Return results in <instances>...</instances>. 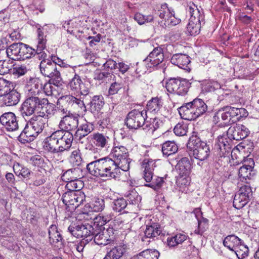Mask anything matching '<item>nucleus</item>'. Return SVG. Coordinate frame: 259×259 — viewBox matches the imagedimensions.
Returning <instances> with one entry per match:
<instances>
[{
    "label": "nucleus",
    "mask_w": 259,
    "mask_h": 259,
    "mask_svg": "<svg viewBox=\"0 0 259 259\" xmlns=\"http://www.w3.org/2000/svg\"><path fill=\"white\" fill-rule=\"evenodd\" d=\"M131 162L128 156L117 160L105 157L88 163L87 169L91 175L95 177L115 179L119 177L120 170L124 171L128 170Z\"/></svg>",
    "instance_id": "1"
},
{
    "label": "nucleus",
    "mask_w": 259,
    "mask_h": 259,
    "mask_svg": "<svg viewBox=\"0 0 259 259\" xmlns=\"http://www.w3.org/2000/svg\"><path fill=\"white\" fill-rule=\"evenodd\" d=\"M73 140V136L70 132L57 130L45 139L46 149L57 156L58 160L63 161L62 154L68 151Z\"/></svg>",
    "instance_id": "2"
},
{
    "label": "nucleus",
    "mask_w": 259,
    "mask_h": 259,
    "mask_svg": "<svg viewBox=\"0 0 259 259\" xmlns=\"http://www.w3.org/2000/svg\"><path fill=\"white\" fill-rule=\"evenodd\" d=\"M54 110V104L49 103L47 99L36 96L27 98L20 108L21 115L24 118L32 115L35 112H45L48 114L52 115Z\"/></svg>",
    "instance_id": "3"
},
{
    "label": "nucleus",
    "mask_w": 259,
    "mask_h": 259,
    "mask_svg": "<svg viewBox=\"0 0 259 259\" xmlns=\"http://www.w3.org/2000/svg\"><path fill=\"white\" fill-rule=\"evenodd\" d=\"M248 114L247 111L244 108L226 106L220 108L214 113L212 121L214 124L223 121V123L229 125L246 117Z\"/></svg>",
    "instance_id": "4"
},
{
    "label": "nucleus",
    "mask_w": 259,
    "mask_h": 259,
    "mask_svg": "<svg viewBox=\"0 0 259 259\" xmlns=\"http://www.w3.org/2000/svg\"><path fill=\"white\" fill-rule=\"evenodd\" d=\"M207 110L206 103L200 99L196 98L192 102L187 103L179 108L181 117L187 120L196 119L205 113Z\"/></svg>",
    "instance_id": "5"
},
{
    "label": "nucleus",
    "mask_w": 259,
    "mask_h": 259,
    "mask_svg": "<svg viewBox=\"0 0 259 259\" xmlns=\"http://www.w3.org/2000/svg\"><path fill=\"white\" fill-rule=\"evenodd\" d=\"M35 49L22 42H15L6 50L7 56L13 60H25L35 56Z\"/></svg>",
    "instance_id": "6"
},
{
    "label": "nucleus",
    "mask_w": 259,
    "mask_h": 259,
    "mask_svg": "<svg viewBox=\"0 0 259 259\" xmlns=\"http://www.w3.org/2000/svg\"><path fill=\"white\" fill-rule=\"evenodd\" d=\"M187 147L191 151L190 155L200 161L206 159L210 154L209 145L196 136L189 138Z\"/></svg>",
    "instance_id": "7"
},
{
    "label": "nucleus",
    "mask_w": 259,
    "mask_h": 259,
    "mask_svg": "<svg viewBox=\"0 0 259 259\" xmlns=\"http://www.w3.org/2000/svg\"><path fill=\"white\" fill-rule=\"evenodd\" d=\"M40 73L45 77L49 78L50 82L56 87H60L62 83V78L60 70L55 64L50 60L41 61L39 64Z\"/></svg>",
    "instance_id": "8"
},
{
    "label": "nucleus",
    "mask_w": 259,
    "mask_h": 259,
    "mask_svg": "<svg viewBox=\"0 0 259 259\" xmlns=\"http://www.w3.org/2000/svg\"><path fill=\"white\" fill-rule=\"evenodd\" d=\"M93 222L90 223L72 224L68 228L69 232L76 238H83L82 240L90 242L94 238L95 229L93 226Z\"/></svg>",
    "instance_id": "9"
},
{
    "label": "nucleus",
    "mask_w": 259,
    "mask_h": 259,
    "mask_svg": "<svg viewBox=\"0 0 259 259\" xmlns=\"http://www.w3.org/2000/svg\"><path fill=\"white\" fill-rule=\"evenodd\" d=\"M189 11L191 16L187 27V31L191 35H196L200 32L204 16L194 4L189 7Z\"/></svg>",
    "instance_id": "10"
},
{
    "label": "nucleus",
    "mask_w": 259,
    "mask_h": 259,
    "mask_svg": "<svg viewBox=\"0 0 259 259\" xmlns=\"http://www.w3.org/2000/svg\"><path fill=\"white\" fill-rule=\"evenodd\" d=\"M85 195L80 191L65 192L62 197L63 203L68 211H72L78 207L85 200Z\"/></svg>",
    "instance_id": "11"
},
{
    "label": "nucleus",
    "mask_w": 259,
    "mask_h": 259,
    "mask_svg": "<svg viewBox=\"0 0 259 259\" xmlns=\"http://www.w3.org/2000/svg\"><path fill=\"white\" fill-rule=\"evenodd\" d=\"M157 14L159 17L164 20L163 27L174 26L181 22V19L175 16V13L172 8H169L166 3L157 7Z\"/></svg>",
    "instance_id": "12"
},
{
    "label": "nucleus",
    "mask_w": 259,
    "mask_h": 259,
    "mask_svg": "<svg viewBox=\"0 0 259 259\" xmlns=\"http://www.w3.org/2000/svg\"><path fill=\"white\" fill-rule=\"evenodd\" d=\"M147 118L146 110L140 111L134 109L127 114L125 124L129 128L137 130L144 127L145 119Z\"/></svg>",
    "instance_id": "13"
},
{
    "label": "nucleus",
    "mask_w": 259,
    "mask_h": 259,
    "mask_svg": "<svg viewBox=\"0 0 259 259\" xmlns=\"http://www.w3.org/2000/svg\"><path fill=\"white\" fill-rule=\"evenodd\" d=\"M190 85L191 83L186 79L174 78L168 80L166 88L170 93L184 96L187 94Z\"/></svg>",
    "instance_id": "14"
},
{
    "label": "nucleus",
    "mask_w": 259,
    "mask_h": 259,
    "mask_svg": "<svg viewBox=\"0 0 259 259\" xmlns=\"http://www.w3.org/2000/svg\"><path fill=\"white\" fill-rule=\"evenodd\" d=\"M50 115L45 112H38L37 115H34L27 122L39 134L48 126V116Z\"/></svg>",
    "instance_id": "15"
},
{
    "label": "nucleus",
    "mask_w": 259,
    "mask_h": 259,
    "mask_svg": "<svg viewBox=\"0 0 259 259\" xmlns=\"http://www.w3.org/2000/svg\"><path fill=\"white\" fill-rule=\"evenodd\" d=\"M250 131L243 124H236L230 126L227 131V136L230 140L239 141L247 137Z\"/></svg>",
    "instance_id": "16"
},
{
    "label": "nucleus",
    "mask_w": 259,
    "mask_h": 259,
    "mask_svg": "<svg viewBox=\"0 0 259 259\" xmlns=\"http://www.w3.org/2000/svg\"><path fill=\"white\" fill-rule=\"evenodd\" d=\"M254 162L251 158H246L244 160L242 165L238 169V176L243 180H251L255 174L254 169Z\"/></svg>",
    "instance_id": "17"
},
{
    "label": "nucleus",
    "mask_w": 259,
    "mask_h": 259,
    "mask_svg": "<svg viewBox=\"0 0 259 259\" xmlns=\"http://www.w3.org/2000/svg\"><path fill=\"white\" fill-rule=\"evenodd\" d=\"M164 59L163 49L161 47L155 48L144 60L147 67L152 68L161 63Z\"/></svg>",
    "instance_id": "18"
},
{
    "label": "nucleus",
    "mask_w": 259,
    "mask_h": 259,
    "mask_svg": "<svg viewBox=\"0 0 259 259\" xmlns=\"http://www.w3.org/2000/svg\"><path fill=\"white\" fill-rule=\"evenodd\" d=\"M0 122L8 132H14L19 128L17 117L11 112L2 115L0 117Z\"/></svg>",
    "instance_id": "19"
},
{
    "label": "nucleus",
    "mask_w": 259,
    "mask_h": 259,
    "mask_svg": "<svg viewBox=\"0 0 259 259\" xmlns=\"http://www.w3.org/2000/svg\"><path fill=\"white\" fill-rule=\"evenodd\" d=\"M78 116L71 115H64L59 123L60 131L67 132L75 130L78 126Z\"/></svg>",
    "instance_id": "20"
},
{
    "label": "nucleus",
    "mask_w": 259,
    "mask_h": 259,
    "mask_svg": "<svg viewBox=\"0 0 259 259\" xmlns=\"http://www.w3.org/2000/svg\"><path fill=\"white\" fill-rule=\"evenodd\" d=\"M214 150L215 154L220 157H226L231 152L230 145L226 139L224 138V135L218 137V142L215 144Z\"/></svg>",
    "instance_id": "21"
},
{
    "label": "nucleus",
    "mask_w": 259,
    "mask_h": 259,
    "mask_svg": "<svg viewBox=\"0 0 259 259\" xmlns=\"http://www.w3.org/2000/svg\"><path fill=\"white\" fill-rule=\"evenodd\" d=\"M37 39L38 43L37 45V49L35 50V56L38 55V58L39 60H50V59H47V54L42 51L46 48L47 39L46 36L44 35L42 30L41 28L37 29Z\"/></svg>",
    "instance_id": "22"
},
{
    "label": "nucleus",
    "mask_w": 259,
    "mask_h": 259,
    "mask_svg": "<svg viewBox=\"0 0 259 259\" xmlns=\"http://www.w3.org/2000/svg\"><path fill=\"white\" fill-rule=\"evenodd\" d=\"M39 134L27 122L24 128L18 137V140L22 144L33 141Z\"/></svg>",
    "instance_id": "23"
},
{
    "label": "nucleus",
    "mask_w": 259,
    "mask_h": 259,
    "mask_svg": "<svg viewBox=\"0 0 259 259\" xmlns=\"http://www.w3.org/2000/svg\"><path fill=\"white\" fill-rule=\"evenodd\" d=\"M161 233V231L158 224L153 223L150 225H147L144 231V236L142 237V240L148 244L151 239L154 240L155 238H157Z\"/></svg>",
    "instance_id": "24"
},
{
    "label": "nucleus",
    "mask_w": 259,
    "mask_h": 259,
    "mask_svg": "<svg viewBox=\"0 0 259 259\" xmlns=\"http://www.w3.org/2000/svg\"><path fill=\"white\" fill-rule=\"evenodd\" d=\"M156 161L145 159L142 163V168L143 170V178L146 182H151L153 177V171L156 167Z\"/></svg>",
    "instance_id": "25"
},
{
    "label": "nucleus",
    "mask_w": 259,
    "mask_h": 259,
    "mask_svg": "<svg viewBox=\"0 0 259 259\" xmlns=\"http://www.w3.org/2000/svg\"><path fill=\"white\" fill-rule=\"evenodd\" d=\"M126 249V244L120 243L107 252L103 259H120Z\"/></svg>",
    "instance_id": "26"
},
{
    "label": "nucleus",
    "mask_w": 259,
    "mask_h": 259,
    "mask_svg": "<svg viewBox=\"0 0 259 259\" xmlns=\"http://www.w3.org/2000/svg\"><path fill=\"white\" fill-rule=\"evenodd\" d=\"M88 139L97 147L100 148H106L109 143V138L103 134L96 133L90 135Z\"/></svg>",
    "instance_id": "27"
},
{
    "label": "nucleus",
    "mask_w": 259,
    "mask_h": 259,
    "mask_svg": "<svg viewBox=\"0 0 259 259\" xmlns=\"http://www.w3.org/2000/svg\"><path fill=\"white\" fill-rule=\"evenodd\" d=\"M20 94L15 90H10L3 96L4 104L7 106H15L20 101Z\"/></svg>",
    "instance_id": "28"
},
{
    "label": "nucleus",
    "mask_w": 259,
    "mask_h": 259,
    "mask_svg": "<svg viewBox=\"0 0 259 259\" xmlns=\"http://www.w3.org/2000/svg\"><path fill=\"white\" fill-rule=\"evenodd\" d=\"M170 62L180 68L187 69L188 65L190 63V57L186 54H175L172 56Z\"/></svg>",
    "instance_id": "29"
},
{
    "label": "nucleus",
    "mask_w": 259,
    "mask_h": 259,
    "mask_svg": "<svg viewBox=\"0 0 259 259\" xmlns=\"http://www.w3.org/2000/svg\"><path fill=\"white\" fill-rule=\"evenodd\" d=\"M163 125L162 120L157 117L146 119L143 129L153 133Z\"/></svg>",
    "instance_id": "30"
},
{
    "label": "nucleus",
    "mask_w": 259,
    "mask_h": 259,
    "mask_svg": "<svg viewBox=\"0 0 259 259\" xmlns=\"http://www.w3.org/2000/svg\"><path fill=\"white\" fill-rule=\"evenodd\" d=\"M49 242L51 244H62V237L56 225H52L49 229Z\"/></svg>",
    "instance_id": "31"
},
{
    "label": "nucleus",
    "mask_w": 259,
    "mask_h": 259,
    "mask_svg": "<svg viewBox=\"0 0 259 259\" xmlns=\"http://www.w3.org/2000/svg\"><path fill=\"white\" fill-rule=\"evenodd\" d=\"M83 177L82 169L77 166L66 170L63 175L62 178L65 181H72L80 179Z\"/></svg>",
    "instance_id": "32"
},
{
    "label": "nucleus",
    "mask_w": 259,
    "mask_h": 259,
    "mask_svg": "<svg viewBox=\"0 0 259 259\" xmlns=\"http://www.w3.org/2000/svg\"><path fill=\"white\" fill-rule=\"evenodd\" d=\"M94 129V126L93 124L85 121L84 123L78 126L76 131V136L80 140L88 136L93 131Z\"/></svg>",
    "instance_id": "33"
},
{
    "label": "nucleus",
    "mask_w": 259,
    "mask_h": 259,
    "mask_svg": "<svg viewBox=\"0 0 259 259\" xmlns=\"http://www.w3.org/2000/svg\"><path fill=\"white\" fill-rule=\"evenodd\" d=\"M242 240L234 235L226 237L223 240V245L229 250H233L242 243Z\"/></svg>",
    "instance_id": "34"
},
{
    "label": "nucleus",
    "mask_w": 259,
    "mask_h": 259,
    "mask_svg": "<svg viewBox=\"0 0 259 259\" xmlns=\"http://www.w3.org/2000/svg\"><path fill=\"white\" fill-rule=\"evenodd\" d=\"M176 167L179 171V175H189L191 170V165L188 158L183 157L178 161Z\"/></svg>",
    "instance_id": "35"
},
{
    "label": "nucleus",
    "mask_w": 259,
    "mask_h": 259,
    "mask_svg": "<svg viewBox=\"0 0 259 259\" xmlns=\"http://www.w3.org/2000/svg\"><path fill=\"white\" fill-rule=\"evenodd\" d=\"M104 99L102 95L94 96L89 103L90 108L92 112L100 111L104 105Z\"/></svg>",
    "instance_id": "36"
},
{
    "label": "nucleus",
    "mask_w": 259,
    "mask_h": 259,
    "mask_svg": "<svg viewBox=\"0 0 259 259\" xmlns=\"http://www.w3.org/2000/svg\"><path fill=\"white\" fill-rule=\"evenodd\" d=\"M176 183L179 191L185 193L188 192V186L190 183V178L189 175H179Z\"/></svg>",
    "instance_id": "37"
},
{
    "label": "nucleus",
    "mask_w": 259,
    "mask_h": 259,
    "mask_svg": "<svg viewBox=\"0 0 259 259\" xmlns=\"http://www.w3.org/2000/svg\"><path fill=\"white\" fill-rule=\"evenodd\" d=\"M163 105L162 100L158 97L152 98L147 104V111L156 113L161 108Z\"/></svg>",
    "instance_id": "38"
},
{
    "label": "nucleus",
    "mask_w": 259,
    "mask_h": 259,
    "mask_svg": "<svg viewBox=\"0 0 259 259\" xmlns=\"http://www.w3.org/2000/svg\"><path fill=\"white\" fill-rule=\"evenodd\" d=\"M178 150V146L174 141H166L162 146L163 154L168 156L176 153Z\"/></svg>",
    "instance_id": "39"
},
{
    "label": "nucleus",
    "mask_w": 259,
    "mask_h": 259,
    "mask_svg": "<svg viewBox=\"0 0 259 259\" xmlns=\"http://www.w3.org/2000/svg\"><path fill=\"white\" fill-rule=\"evenodd\" d=\"M188 236L184 234H177L174 236L168 237L167 239V245L170 247H175L179 244H182L187 239Z\"/></svg>",
    "instance_id": "40"
},
{
    "label": "nucleus",
    "mask_w": 259,
    "mask_h": 259,
    "mask_svg": "<svg viewBox=\"0 0 259 259\" xmlns=\"http://www.w3.org/2000/svg\"><path fill=\"white\" fill-rule=\"evenodd\" d=\"M111 155L117 160L123 157L128 156L127 149L123 146H118L113 147L111 150Z\"/></svg>",
    "instance_id": "41"
},
{
    "label": "nucleus",
    "mask_w": 259,
    "mask_h": 259,
    "mask_svg": "<svg viewBox=\"0 0 259 259\" xmlns=\"http://www.w3.org/2000/svg\"><path fill=\"white\" fill-rule=\"evenodd\" d=\"M69 162L73 166H79L83 162L80 150L78 149H75L73 150L69 158Z\"/></svg>",
    "instance_id": "42"
},
{
    "label": "nucleus",
    "mask_w": 259,
    "mask_h": 259,
    "mask_svg": "<svg viewBox=\"0 0 259 259\" xmlns=\"http://www.w3.org/2000/svg\"><path fill=\"white\" fill-rule=\"evenodd\" d=\"M246 197L241 194L238 192L235 194L233 206L235 208L239 209L244 207L249 201Z\"/></svg>",
    "instance_id": "43"
},
{
    "label": "nucleus",
    "mask_w": 259,
    "mask_h": 259,
    "mask_svg": "<svg viewBox=\"0 0 259 259\" xmlns=\"http://www.w3.org/2000/svg\"><path fill=\"white\" fill-rule=\"evenodd\" d=\"M95 242L99 245H106L110 244V239L107 238V234H105L103 231L96 233L95 231V235H94Z\"/></svg>",
    "instance_id": "44"
},
{
    "label": "nucleus",
    "mask_w": 259,
    "mask_h": 259,
    "mask_svg": "<svg viewBox=\"0 0 259 259\" xmlns=\"http://www.w3.org/2000/svg\"><path fill=\"white\" fill-rule=\"evenodd\" d=\"M233 251L235 253L238 259H243L248 255L249 249L242 241V243L238 245Z\"/></svg>",
    "instance_id": "45"
},
{
    "label": "nucleus",
    "mask_w": 259,
    "mask_h": 259,
    "mask_svg": "<svg viewBox=\"0 0 259 259\" xmlns=\"http://www.w3.org/2000/svg\"><path fill=\"white\" fill-rule=\"evenodd\" d=\"M82 83V81L80 76L75 74L74 77L69 81L68 87L71 91L78 92Z\"/></svg>",
    "instance_id": "46"
},
{
    "label": "nucleus",
    "mask_w": 259,
    "mask_h": 259,
    "mask_svg": "<svg viewBox=\"0 0 259 259\" xmlns=\"http://www.w3.org/2000/svg\"><path fill=\"white\" fill-rule=\"evenodd\" d=\"M149 183L145 186L150 187L155 191H158L163 186L165 181L163 178L155 176Z\"/></svg>",
    "instance_id": "47"
},
{
    "label": "nucleus",
    "mask_w": 259,
    "mask_h": 259,
    "mask_svg": "<svg viewBox=\"0 0 259 259\" xmlns=\"http://www.w3.org/2000/svg\"><path fill=\"white\" fill-rule=\"evenodd\" d=\"M112 206L113 209L116 212H121L123 210V212H127V211L124 210L126 208L127 203L126 200L123 198H118L114 201Z\"/></svg>",
    "instance_id": "48"
},
{
    "label": "nucleus",
    "mask_w": 259,
    "mask_h": 259,
    "mask_svg": "<svg viewBox=\"0 0 259 259\" xmlns=\"http://www.w3.org/2000/svg\"><path fill=\"white\" fill-rule=\"evenodd\" d=\"M67 183L66 188L69 191H80L83 187V182L77 179V180L66 181Z\"/></svg>",
    "instance_id": "49"
},
{
    "label": "nucleus",
    "mask_w": 259,
    "mask_h": 259,
    "mask_svg": "<svg viewBox=\"0 0 259 259\" xmlns=\"http://www.w3.org/2000/svg\"><path fill=\"white\" fill-rule=\"evenodd\" d=\"M75 97L70 95L63 96L59 98L58 102L60 105L66 106L71 109H72Z\"/></svg>",
    "instance_id": "50"
},
{
    "label": "nucleus",
    "mask_w": 259,
    "mask_h": 259,
    "mask_svg": "<svg viewBox=\"0 0 259 259\" xmlns=\"http://www.w3.org/2000/svg\"><path fill=\"white\" fill-rule=\"evenodd\" d=\"M114 78H115V76L110 72L98 71L94 75L95 79L102 81V82L106 81L107 82L111 80H114Z\"/></svg>",
    "instance_id": "51"
},
{
    "label": "nucleus",
    "mask_w": 259,
    "mask_h": 259,
    "mask_svg": "<svg viewBox=\"0 0 259 259\" xmlns=\"http://www.w3.org/2000/svg\"><path fill=\"white\" fill-rule=\"evenodd\" d=\"M198 228L195 229V234L202 235L203 233L208 228V220L207 219L202 218L201 219H197Z\"/></svg>",
    "instance_id": "52"
},
{
    "label": "nucleus",
    "mask_w": 259,
    "mask_h": 259,
    "mask_svg": "<svg viewBox=\"0 0 259 259\" xmlns=\"http://www.w3.org/2000/svg\"><path fill=\"white\" fill-rule=\"evenodd\" d=\"M125 196L131 204H137L141 200V197L135 189L127 192Z\"/></svg>",
    "instance_id": "53"
},
{
    "label": "nucleus",
    "mask_w": 259,
    "mask_h": 259,
    "mask_svg": "<svg viewBox=\"0 0 259 259\" xmlns=\"http://www.w3.org/2000/svg\"><path fill=\"white\" fill-rule=\"evenodd\" d=\"M134 19L140 25H142L146 23L152 22L153 20V16L152 15L145 16L141 13H137L135 15Z\"/></svg>",
    "instance_id": "54"
},
{
    "label": "nucleus",
    "mask_w": 259,
    "mask_h": 259,
    "mask_svg": "<svg viewBox=\"0 0 259 259\" xmlns=\"http://www.w3.org/2000/svg\"><path fill=\"white\" fill-rule=\"evenodd\" d=\"M12 61L9 60H0V74L4 75L9 72L13 65Z\"/></svg>",
    "instance_id": "55"
},
{
    "label": "nucleus",
    "mask_w": 259,
    "mask_h": 259,
    "mask_svg": "<svg viewBox=\"0 0 259 259\" xmlns=\"http://www.w3.org/2000/svg\"><path fill=\"white\" fill-rule=\"evenodd\" d=\"M188 132V126L184 123H178L174 128V133L178 136H183Z\"/></svg>",
    "instance_id": "56"
},
{
    "label": "nucleus",
    "mask_w": 259,
    "mask_h": 259,
    "mask_svg": "<svg viewBox=\"0 0 259 259\" xmlns=\"http://www.w3.org/2000/svg\"><path fill=\"white\" fill-rule=\"evenodd\" d=\"M112 216L111 214L102 215L99 214L94 219L95 222L98 223V225L103 226L109 222L112 219Z\"/></svg>",
    "instance_id": "57"
},
{
    "label": "nucleus",
    "mask_w": 259,
    "mask_h": 259,
    "mask_svg": "<svg viewBox=\"0 0 259 259\" xmlns=\"http://www.w3.org/2000/svg\"><path fill=\"white\" fill-rule=\"evenodd\" d=\"M72 109L76 110L78 112H83L86 111V107L82 100L75 97Z\"/></svg>",
    "instance_id": "58"
},
{
    "label": "nucleus",
    "mask_w": 259,
    "mask_h": 259,
    "mask_svg": "<svg viewBox=\"0 0 259 259\" xmlns=\"http://www.w3.org/2000/svg\"><path fill=\"white\" fill-rule=\"evenodd\" d=\"M238 192L246 197L249 200H250L252 196V191L251 187L248 185H244L241 186Z\"/></svg>",
    "instance_id": "59"
},
{
    "label": "nucleus",
    "mask_w": 259,
    "mask_h": 259,
    "mask_svg": "<svg viewBox=\"0 0 259 259\" xmlns=\"http://www.w3.org/2000/svg\"><path fill=\"white\" fill-rule=\"evenodd\" d=\"M142 254L146 259H158L159 252L156 250H145L142 252Z\"/></svg>",
    "instance_id": "60"
},
{
    "label": "nucleus",
    "mask_w": 259,
    "mask_h": 259,
    "mask_svg": "<svg viewBox=\"0 0 259 259\" xmlns=\"http://www.w3.org/2000/svg\"><path fill=\"white\" fill-rule=\"evenodd\" d=\"M92 205L94 211L97 212L101 211L105 207L104 200L102 198H97Z\"/></svg>",
    "instance_id": "61"
},
{
    "label": "nucleus",
    "mask_w": 259,
    "mask_h": 259,
    "mask_svg": "<svg viewBox=\"0 0 259 259\" xmlns=\"http://www.w3.org/2000/svg\"><path fill=\"white\" fill-rule=\"evenodd\" d=\"M8 84V81L3 78H0V96L3 97L11 90Z\"/></svg>",
    "instance_id": "62"
},
{
    "label": "nucleus",
    "mask_w": 259,
    "mask_h": 259,
    "mask_svg": "<svg viewBox=\"0 0 259 259\" xmlns=\"http://www.w3.org/2000/svg\"><path fill=\"white\" fill-rule=\"evenodd\" d=\"M27 71V67L24 65H17L13 68V73L19 76L24 75Z\"/></svg>",
    "instance_id": "63"
},
{
    "label": "nucleus",
    "mask_w": 259,
    "mask_h": 259,
    "mask_svg": "<svg viewBox=\"0 0 259 259\" xmlns=\"http://www.w3.org/2000/svg\"><path fill=\"white\" fill-rule=\"evenodd\" d=\"M121 88L122 84L118 82L115 81L111 83L108 92L109 94L114 95L117 94Z\"/></svg>",
    "instance_id": "64"
}]
</instances>
